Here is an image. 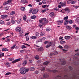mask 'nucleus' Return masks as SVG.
Instances as JSON below:
<instances>
[{"label":"nucleus","mask_w":79,"mask_h":79,"mask_svg":"<svg viewBox=\"0 0 79 79\" xmlns=\"http://www.w3.org/2000/svg\"><path fill=\"white\" fill-rule=\"evenodd\" d=\"M39 11V9H35L32 12V14L35 15V14H37Z\"/></svg>","instance_id":"nucleus-6"},{"label":"nucleus","mask_w":79,"mask_h":79,"mask_svg":"<svg viewBox=\"0 0 79 79\" xmlns=\"http://www.w3.org/2000/svg\"><path fill=\"white\" fill-rule=\"evenodd\" d=\"M35 58L36 60H39V56H36L35 57Z\"/></svg>","instance_id":"nucleus-39"},{"label":"nucleus","mask_w":79,"mask_h":79,"mask_svg":"<svg viewBox=\"0 0 79 79\" xmlns=\"http://www.w3.org/2000/svg\"><path fill=\"white\" fill-rule=\"evenodd\" d=\"M8 17V15H1V18H5Z\"/></svg>","instance_id":"nucleus-13"},{"label":"nucleus","mask_w":79,"mask_h":79,"mask_svg":"<svg viewBox=\"0 0 79 79\" xmlns=\"http://www.w3.org/2000/svg\"><path fill=\"white\" fill-rule=\"evenodd\" d=\"M31 39H33L34 40L37 39V36H32L31 37Z\"/></svg>","instance_id":"nucleus-19"},{"label":"nucleus","mask_w":79,"mask_h":79,"mask_svg":"<svg viewBox=\"0 0 79 79\" xmlns=\"http://www.w3.org/2000/svg\"><path fill=\"white\" fill-rule=\"evenodd\" d=\"M69 69H70L71 70H72V69H73V68L71 66H69Z\"/></svg>","instance_id":"nucleus-59"},{"label":"nucleus","mask_w":79,"mask_h":79,"mask_svg":"<svg viewBox=\"0 0 79 79\" xmlns=\"http://www.w3.org/2000/svg\"><path fill=\"white\" fill-rule=\"evenodd\" d=\"M2 51H5L6 52H7L8 51V49L6 48H2Z\"/></svg>","instance_id":"nucleus-20"},{"label":"nucleus","mask_w":79,"mask_h":79,"mask_svg":"<svg viewBox=\"0 0 79 79\" xmlns=\"http://www.w3.org/2000/svg\"><path fill=\"white\" fill-rule=\"evenodd\" d=\"M46 69L48 71H51V72H52L53 73H56V72H58V70H50L49 69Z\"/></svg>","instance_id":"nucleus-11"},{"label":"nucleus","mask_w":79,"mask_h":79,"mask_svg":"<svg viewBox=\"0 0 79 79\" xmlns=\"http://www.w3.org/2000/svg\"><path fill=\"white\" fill-rule=\"evenodd\" d=\"M66 63V60H63L62 61H60V63H58V64L64 65Z\"/></svg>","instance_id":"nucleus-7"},{"label":"nucleus","mask_w":79,"mask_h":79,"mask_svg":"<svg viewBox=\"0 0 79 79\" xmlns=\"http://www.w3.org/2000/svg\"><path fill=\"white\" fill-rule=\"evenodd\" d=\"M38 73H39V71H36L35 72V74H38Z\"/></svg>","instance_id":"nucleus-54"},{"label":"nucleus","mask_w":79,"mask_h":79,"mask_svg":"<svg viewBox=\"0 0 79 79\" xmlns=\"http://www.w3.org/2000/svg\"><path fill=\"white\" fill-rule=\"evenodd\" d=\"M60 44H64L65 43V41L63 40H61L60 42Z\"/></svg>","instance_id":"nucleus-45"},{"label":"nucleus","mask_w":79,"mask_h":79,"mask_svg":"<svg viewBox=\"0 0 79 79\" xmlns=\"http://www.w3.org/2000/svg\"><path fill=\"white\" fill-rule=\"evenodd\" d=\"M49 76L47 74H44L43 75V77L44 78H46V77H48Z\"/></svg>","instance_id":"nucleus-21"},{"label":"nucleus","mask_w":79,"mask_h":79,"mask_svg":"<svg viewBox=\"0 0 79 79\" xmlns=\"http://www.w3.org/2000/svg\"><path fill=\"white\" fill-rule=\"evenodd\" d=\"M8 60L9 61H12V60H13V58H9Z\"/></svg>","instance_id":"nucleus-57"},{"label":"nucleus","mask_w":79,"mask_h":79,"mask_svg":"<svg viewBox=\"0 0 79 79\" xmlns=\"http://www.w3.org/2000/svg\"><path fill=\"white\" fill-rule=\"evenodd\" d=\"M69 24H72V23H73V21H72V20H70V21H69Z\"/></svg>","instance_id":"nucleus-58"},{"label":"nucleus","mask_w":79,"mask_h":79,"mask_svg":"<svg viewBox=\"0 0 79 79\" xmlns=\"http://www.w3.org/2000/svg\"><path fill=\"white\" fill-rule=\"evenodd\" d=\"M64 48H65V49H68L69 48V46L68 45H66L64 46Z\"/></svg>","instance_id":"nucleus-26"},{"label":"nucleus","mask_w":79,"mask_h":79,"mask_svg":"<svg viewBox=\"0 0 79 79\" xmlns=\"http://www.w3.org/2000/svg\"><path fill=\"white\" fill-rule=\"evenodd\" d=\"M11 74V73L10 72H8L5 75H9V74Z\"/></svg>","instance_id":"nucleus-53"},{"label":"nucleus","mask_w":79,"mask_h":79,"mask_svg":"<svg viewBox=\"0 0 79 79\" xmlns=\"http://www.w3.org/2000/svg\"><path fill=\"white\" fill-rule=\"evenodd\" d=\"M6 66H7V67H9L10 64H9V63H8L6 62Z\"/></svg>","instance_id":"nucleus-34"},{"label":"nucleus","mask_w":79,"mask_h":79,"mask_svg":"<svg viewBox=\"0 0 79 79\" xmlns=\"http://www.w3.org/2000/svg\"><path fill=\"white\" fill-rule=\"evenodd\" d=\"M49 44H48V45L46 46V48H48L50 47V46H51V47H54V46H55V42H49Z\"/></svg>","instance_id":"nucleus-3"},{"label":"nucleus","mask_w":79,"mask_h":79,"mask_svg":"<svg viewBox=\"0 0 79 79\" xmlns=\"http://www.w3.org/2000/svg\"><path fill=\"white\" fill-rule=\"evenodd\" d=\"M42 3H43V4H45V3H46V2H45V1H42Z\"/></svg>","instance_id":"nucleus-63"},{"label":"nucleus","mask_w":79,"mask_h":79,"mask_svg":"<svg viewBox=\"0 0 79 79\" xmlns=\"http://www.w3.org/2000/svg\"><path fill=\"white\" fill-rule=\"evenodd\" d=\"M75 55H77V56H74L73 58H75V59H77V56L79 55V53H75Z\"/></svg>","instance_id":"nucleus-16"},{"label":"nucleus","mask_w":79,"mask_h":79,"mask_svg":"<svg viewBox=\"0 0 79 79\" xmlns=\"http://www.w3.org/2000/svg\"><path fill=\"white\" fill-rule=\"evenodd\" d=\"M15 47H16V44L14 45L11 48V49H12V50H13V49L15 48Z\"/></svg>","instance_id":"nucleus-37"},{"label":"nucleus","mask_w":79,"mask_h":79,"mask_svg":"<svg viewBox=\"0 0 79 79\" xmlns=\"http://www.w3.org/2000/svg\"><path fill=\"white\" fill-rule=\"evenodd\" d=\"M64 21H68V16L65 17L64 18Z\"/></svg>","instance_id":"nucleus-23"},{"label":"nucleus","mask_w":79,"mask_h":79,"mask_svg":"<svg viewBox=\"0 0 79 79\" xmlns=\"http://www.w3.org/2000/svg\"><path fill=\"white\" fill-rule=\"evenodd\" d=\"M35 35L36 37H39V33L38 32H36L35 33Z\"/></svg>","instance_id":"nucleus-44"},{"label":"nucleus","mask_w":79,"mask_h":79,"mask_svg":"<svg viewBox=\"0 0 79 79\" xmlns=\"http://www.w3.org/2000/svg\"><path fill=\"white\" fill-rule=\"evenodd\" d=\"M68 20H67V21H65L64 23V26H66L68 24Z\"/></svg>","instance_id":"nucleus-31"},{"label":"nucleus","mask_w":79,"mask_h":79,"mask_svg":"<svg viewBox=\"0 0 79 79\" xmlns=\"http://www.w3.org/2000/svg\"><path fill=\"white\" fill-rule=\"evenodd\" d=\"M39 22L40 23L39 24V27H40V28L44 27L45 26V25L48 23V21L47 20V19L45 18L41 19Z\"/></svg>","instance_id":"nucleus-1"},{"label":"nucleus","mask_w":79,"mask_h":79,"mask_svg":"<svg viewBox=\"0 0 79 79\" xmlns=\"http://www.w3.org/2000/svg\"><path fill=\"white\" fill-rule=\"evenodd\" d=\"M4 8L5 10H9V7L8 6H6V7H5Z\"/></svg>","instance_id":"nucleus-43"},{"label":"nucleus","mask_w":79,"mask_h":79,"mask_svg":"<svg viewBox=\"0 0 79 79\" xmlns=\"http://www.w3.org/2000/svg\"><path fill=\"white\" fill-rule=\"evenodd\" d=\"M21 10L22 11H25L26 10V7H22L21 8Z\"/></svg>","instance_id":"nucleus-28"},{"label":"nucleus","mask_w":79,"mask_h":79,"mask_svg":"<svg viewBox=\"0 0 79 79\" xmlns=\"http://www.w3.org/2000/svg\"><path fill=\"white\" fill-rule=\"evenodd\" d=\"M64 38L65 39H66V40H68L69 39H72V38H71V37L68 36H65Z\"/></svg>","instance_id":"nucleus-8"},{"label":"nucleus","mask_w":79,"mask_h":79,"mask_svg":"<svg viewBox=\"0 0 79 79\" xmlns=\"http://www.w3.org/2000/svg\"><path fill=\"white\" fill-rule=\"evenodd\" d=\"M55 15V13L54 12H51L49 14V15L51 17H53Z\"/></svg>","instance_id":"nucleus-15"},{"label":"nucleus","mask_w":79,"mask_h":79,"mask_svg":"<svg viewBox=\"0 0 79 79\" xmlns=\"http://www.w3.org/2000/svg\"><path fill=\"white\" fill-rule=\"evenodd\" d=\"M42 39H39V40H38L37 42H42Z\"/></svg>","instance_id":"nucleus-48"},{"label":"nucleus","mask_w":79,"mask_h":79,"mask_svg":"<svg viewBox=\"0 0 79 79\" xmlns=\"http://www.w3.org/2000/svg\"><path fill=\"white\" fill-rule=\"evenodd\" d=\"M49 63V61H47L46 62H44V63H43L45 65H47Z\"/></svg>","instance_id":"nucleus-25"},{"label":"nucleus","mask_w":79,"mask_h":79,"mask_svg":"<svg viewBox=\"0 0 79 79\" xmlns=\"http://www.w3.org/2000/svg\"><path fill=\"white\" fill-rule=\"evenodd\" d=\"M47 6V5H45L44 6H42V7L43 8H46Z\"/></svg>","instance_id":"nucleus-55"},{"label":"nucleus","mask_w":79,"mask_h":79,"mask_svg":"<svg viewBox=\"0 0 79 79\" xmlns=\"http://www.w3.org/2000/svg\"><path fill=\"white\" fill-rule=\"evenodd\" d=\"M73 7L74 8H75L76 9H77L79 8V6H75L73 5Z\"/></svg>","instance_id":"nucleus-30"},{"label":"nucleus","mask_w":79,"mask_h":79,"mask_svg":"<svg viewBox=\"0 0 79 79\" xmlns=\"http://www.w3.org/2000/svg\"><path fill=\"white\" fill-rule=\"evenodd\" d=\"M14 14H15V11H12L11 12V13H10V15H14Z\"/></svg>","instance_id":"nucleus-33"},{"label":"nucleus","mask_w":79,"mask_h":79,"mask_svg":"<svg viewBox=\"0 0 79 79\" xmlns=\"http://www.w3.org/2000/svg\"><path fill=\"white\" fill-rule=\"evenodd\" d=\"M38 50H39V51H40V52H41V51L42 52L44 50V48H40L38 49Z\"/></svg>","instance_id":"nucleus-29"},{"label":"nucleus","mask_w":79,"mask_h":79,"mask_svg":"<svg viewBox=\"0 0 79 79\" xmlns=\"http://www.w3.org/2000/svg\"><path fill=\"white\" fill-rule=\"evenodd\" d=\"M21 48L22 49L23 48H26V46H25V45H23L21 47Z\"/></svg>","instance_id":"nucleus-47"},{"label":"nucleus","mask_w":79,"mask_h":79,"mask_svg":"<svg viewBox=\"0 0 79 79\" xmlns=\"http://www.w3.org/2000/svg\"><path fill=\"white\" fill-rule=\"evenodd\" d=\"M65 9V12H67V13H68L70 12V10L69 9L67 8Z\"/></svg>","instance_id":"nucleus-27"},{"label":"nucleus","mask_w":79,"mask_h":79,"mask_svg":"<svg viewBox=\"0 0 79 79\" xmlns=\"http://www.w3.org/2000/svg\"><path fill=\"white\" fill-rule=\"evenodd\" d=\"M66 27L68 29H69V30H70L71 29L72 27L70 26H69L68 25H67L66 26Z\"/></svg>","instance_id":"nucleus-18"},{"label":"nucleus","mask_w":79,"mask_h":79,"mask_svg":"<svg viewBox=\"0 0 79 79\" xmlns=\"http://www.w3.org/2000/svg\"><path fill=\"white\" fill-rule=\"evenodd\" d=\"M61 11V12H62V13H65V12H66L65 9H64L62 10Z\"/></svg>","instance_id":"nucleus-36"},{"label":"nucleus","mask_w":79,"mask_h":79,"mask_svg":"<svg viewBox=\"0 0 79 79\" xmlns=\"http://www.w3.org/2000/svg\"><path fill=\"white\" fill-rule=\"evenodd\" d=\"M22 22V19H19L17 21V23L18 24H19V23H21Z\"/></svg>","instance_id":"nucleus-22"},{"label":"nucleus","mask_w":79,"mask_h":79,"mask_svg":"<svg viewBox=\"0 0 79 79\" xmlns=\"http://www.w3.org/2000/svg\"><path fill=\"white\" fill-rule=\"evenodd\" d=\"M75 22L79 24V17L77 18L75 20Z\"/></svg>","instance_id":"nucleus-17"},{"label":"nucleus","mask_w":79,"mask_h":79,"mask_svg":"<svg viewBox=\"0 0 79 79\" xmlns=\"http://www.w3.org/2000/svg\"><path fill=\"white\" fill-rule=\"evenodd\" d=\"M58 54V52L56 51L54 52V55H56Z\"/></svg>","instance_id":"nucleus-49"},{"label":"nucleus","mask_w":79,"mask_h":79,"mask_svg":"<svg viewBox=\"0 0 79 79\" xmlns=\"http://www.w3.org/2000/svg\"><path fill=\"white\" fill-rule=\"evenodd\" d=\"M45 35V33L43 31H42L40 33V35Z\"/></svg>","instance_id":"nucleus-35"},{"label":"nucleus","mask_w":79,"mask_h":79,"mask_svg":"<svg viewBox=\"0 0 79 79\" xmlns=\"http://www.w3.org/2000/svg\"><path fill=\"white\" fill-rule=\"evenodd\" d=\"M29 36L27 35L26 36V41H28L29 40Z\"/></svg>","instance_id":"nucleus-40"},{"label":"nucleus","mask_w":79,"mask_h":79,"mask_svg":"<svg viewBox=\"0 0 79 79\" xmlns=\"http://www.w3.org/2000/svg\"><path fill=\"white\" fill-rule=\"evenodd\" d=\"M20 61V59H19L14 60L12 62V63L13 64H14V63H16V62H18V61Z\"/></svg>","instance_id":"nucleus-12"},{"label":"nucleus","mask_w":79,"mask_h":79,"mask_svg":"<svg viewBox=\"0 0 79 79\" xmlns=\"http://www.w3.org/2000/svg\"><path fill=\"white\" fill-rule=\"evenodd\" d=\"M57 22L58 23V24L59 25H61V24H62V23H63V21L59 20L57 21Z\"/></svg>","instance_id":"nucleus-9"},{"label":"nucleus","mask_w":79,"mask_h":79,"mask_svg":"<svg viewBox=\"0 0 79 79\" xmlns=\"http://www.w3.org/2000/svg\"><path fill=\"white\" fill-rule=\"evenodd\" d=\"M6 42H10V40L8 39L6 40Z\"/></svg>","instance_id":"nucleus-62"},{"label":"nucleus","mask_w":79,"mask_h":79,"mask_svg":"<svg viewBox=\"0 0 79 79\" xmlns=\"http://www.w3.org/2000/svg\"><path fill=\"white\" fill-rule=\"evenodd\" d=\"M11 23L12 24H15V21L13 20H11Z\"/></svg>","instance_id":"nucleus-52"},{"label":"nucleus","mask_w":79,"mask_h":79,"mask_svg":"<svg viewBox=\"0 0 79 79\" xmlns=\"http://www.w3.org/2000/svg\"><path fill=\"white\" fill-rule=\"evenodd\" d=\"M30 70L31 71H34V70H35V68L34 67H31L30 68Z\"/></svg>","instance_id":"nucleus-24"},{"label":"nucleus","mask_w":79,"mask_h":79,"mask_svg":"<svg viewBox=\"0 0 79 79\" xmlns=\"http://www.w3.org/2000/svg\"><path fill=\"white\" fill-rule=\"evenodd\" d=\"M75 29L76 30H77V31H78L79 30V27H76V28H75Z\"/></svg>","instance_id":"nucleus-60"},{"label":"nucleus","mask_w":79,"mask_h":79,"mask_svg":"<svg viewBox=\"0 0 79 79\" xmlns=\"http://www.w3.org/2000/svg\"><path fill=\"white\" fill-rule=\"evenodd\" d=\"M28 34H29V32L28 33H26L25 35V36H26V35H28Z\"/></svg>","instance_id":"nucleus-61"},{"label":"nucleus","mask_w":79,"mask_h":79,"mask_svg":"<svg viewBox=\"0 0 79 79\" xmlns=\"http://www.w3.org/2000/svg\"><path fill=\"white\" fill-rule=\"evenodd\" d=\"M45 68L43 67L42 69H41V71H45Z\"/></svg>","instance_id":"nucleus-56"},{"label":"nucleus","mask_w":79,"mask_h":79,"mask_svg":"<svg viewBox=\"0 0 79 79\" xmlns=\"http://www.w3.org/2000/svg\"><path fill=\"white\" fill-rule=\"evenodd\" d=\"M24 70H25V73L26 74V73H27V72L29 71V69L25 67H24Z\"/></svg>","instance_id":"nucleus-14"},{"label":"nucleus","mask_w":79,"mask_h":79,"mask_svg":"<svg viewBox=\"0 0 79 79\" xmlns=\"http://www.w3.org/2000/svg\"><path fill=\"white\" fill-rule=\"evenodd\" d=\"M10 24H11V23H10V22H8L7 23L6 25L7 26H10Z\"/></svg>","instance_id":"nucleus-46"},{"label":"nucleus","mask_w":79,"mask_h":79,"mask_svg":"<svg viewBox=\"0 0 79 79\" xmlns=\"http://www.w3.org/2000/svg\"><path fill=\"white\" fill-rule=\"evenodd\" d=\"M67 4H69L70 3H71V1H69L67 2Z\"/></svg>","instance_id":"nucleus-64"},{"label":"nucleus","mask_w":79,"mask_h":79,"mask_svg":"<svg viewBox=\"0 0 79 79\" xmlns=\"http://www.w3.org/2000/svg\"><path fill=\"white\" fill-rule=\"evenodd\" d=\"M75 3H76V1H73L71 3V4L72 5H74V4H75Z\"/></svg>","instance_id":"nucleus-51"},{"label":"nucleus","mask_w":79,"mask_h":79,"mask_svg":"<svg viewBox=\"0 0 79 79\" xmlns=\"http://www.w3.org/2000/svg\"><path fill=\"white\" fill-rule=\"evenodd\" d=\"M59 4L60 5L62 6H66V2L63 3L62 2H61L59 3Z\"/></svg>","instance_id":"nucleus-5"},{"label":"nucleus","mask_w":79,"mask_h":79,"mask_svg":"<svg viewBox=\"0 0 79 79\" xmlns=\"http://www.w3.org/2000/svg\"><path fill=\"white\" fill-rule=\"evenodd\" d=\"M50 30H51V29H50V28L48 27L46 28L47 31H50Z\"/></svg>","instance_id":"nucleus-41"},{"label":"nucleus","mask_w":79,"mask_h":79,"mask_svg":"<svg viewBox=\"0 0 79 79\" xmlns=\"http://www.w3.org/2000/svg\"><path fill=\"white\" fill-rule=\"evenodd\" d=\"M20 72L22 74H25L24 67H23L20 69Z\"/></svg>","instance_id":"nucleus-4"},{"label":"nucleus","mask_w":79,"mask_h":79,"mask_svg":"<svg viewBox=\"0 0 79 79\" xmlns=\"http://www.w3.org/2000/svg\"><path fill=\"white\" fill-rule=\"evenodd\" d=\"M23 20H24V21H26L27 19V17H26V15H25L23 18Z\"/></svg>","instance_id":"nucleus-32"},{"label":"nucleus","mask_w":79,"mask_h":79,"mask_svg":"<svg viewBox=\"0 0 79 79\" xmlns=\"http://www.w3.org/2000/svg\"><path fill=\"white\" fill-rule=\"evenodd\" d=\"M46 11V10L44 9L43 10H42L41 11V12L42 13H44V12H45Z\"/></svg>","instance_id":"nucleus-50"},{"label":"nucleus","mask_w":79,"mask_h":79,"mask_svg":"<svg viewBox=\"0 0 79 79\" xmlns=\"http://www.w3.org/2000/svg\"><path fill=\"white\" fill-rule=\"evenodd\" d=\"M36 17V16H35V15H33L31 17V19H35Z\"/></svg>","instance_id":"nucleus-42"},{"label":"nucleus","mask_w":79,"mask_h":79,"mask_svg":"<svg viewBox=\"0 0 79 79\" xmlns=\"http://www.w3.org/2000/svg\"><path fill=\"white\" fill-rule=\"evenodd\" d=\"M0 24H4V23H5V22H4V21L1 20L0 21Z\"/></svg>","instance_id":"nucleus-38"},{"label":"nucleus","mask_w":79,"mask_h":79,"mask_svg":"<svg viewBox=\"0 0 79 79\" xmlns=\"http://www.w3.org/2000/svg\"><path fill=\"white\" fill-rule=\"evenodd\" d=\"M27 60H25L22 63L23 66H26L27 64Z\"/></svg>","instance_id":"nucleus-10"},{"label":"nucleus","mask_w":79,"mask_h":79,"mask_svg":"<svg viewBox=\"0 0 79 79\" xmlns=\"http://www.w3.org/2000/svg\"><path fill=\"white\" fill-rule=\"evenodd\" d=\"M15 30L16 31L19 32V34H23L24 32V31H21V27H17L16 28Z\"/></svg>","instance_id":"nucleus-2"}]
</instances>
